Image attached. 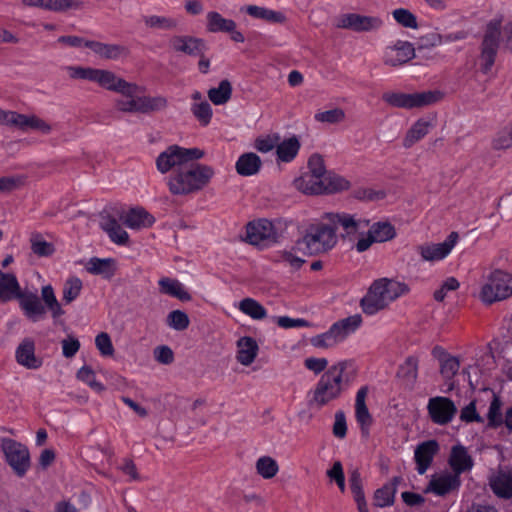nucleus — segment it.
<instances>
[{
  "mask_svg": "<svg viewBox=\"0 0 512 512\" xmlns=\"http://www.w3.org/2000/svg\"><path fill=\"white\" fill-rule=\"evenodd\" d=\"M65 69L71 79L86 80L121 94L124 98L116 99L114 103L120 112L148 114L162 111L168 105L167 98L161 95L138 96V93L144 91L143 87L118 77L111 70L84 66H67Z\"/></svg>",
  "mask_w": 512,
  "mask_h": 512,
  "instance_id": "f257e3e1",
  "label": "nucleus"
},
{
  "mask_svg": "<svg viewBox=\"0 0 512 512\" xmlns=\"http://www.w3.org/2000/svg\"><path fill=\"white\" fill-rule=\"evenodd\" d=\"M214 175L215 171L211 166L191 161L182 169L171 173L166 185L172 195L185 196L205 188Z\"/></svg>",
  "mask_w": 512,
  "mask_h": 512,
  "instance_id": "f03ea898",
  "label": "nucleus"
},
{
  "mask_svg": "<svg viewBox=\"0 0 512 512\" xmlns=\"http://www.w3.org/2000/svg\"><path fill=\"white\" fill-rule=\"evenodd\" d=\"M408 292L409 287L406 283L391 278H380L370 285L360 301V306L365 314L374 315Z\"/></svg>",
  "mask_w": 512,
  "mask_h": 512,
  "instance_id": "7ed1b4c3",
  "label": "nucleus"
},
{
  "mask_svg": "<svg viewBox=\"0 0 512 512\" xmlns=\"http://www.w3.org/2000/svg\"><path fill=\"white\" fill-rule=\"evenodd\" d=\"M349 366L348 362H341L321 376L309 402L312 407L322 408L340 397L344 390L343 382L348 380L346 370Z\"/></svg>",
  "mask_w": 512,
  "mask_h": 512,
  "instance_id": "20e7f679",
  "label": "nucleus"
},
{
  "mask_svg": "<svg viewBox=\"0 0 512 512\" xmlns=\"http://www.w3.org/2000/svg\"><path fill=\"white\" fill-rule=\"evenodd\" d=\"M338 242L335 227L320 218L306 229L303 237L297 241L298 246H304L310 254L325 253L333 249Z\"/></svg>",
  "mask_w": 512,
  "mask_h": 512,
  "instance_id": "39448f33",
  "label": "nucleus"
},
{
  "mask_svg": "<svg viewBox=\"0 0 512 512\" xmlns=\"http://www.w3.org/2000/svg\"><path fill=\"white\" fill-rule=\"evenodd\" d=\"M512 297V274L494 269L485 278L479 292L482 303L491 305Z\"/></svg>",
  "mask_w": 512,
  "mask_h": 512,
  "instance_id": "423d86ee",
  "label": "nucleus"
},
{
  "mask_svg": "<svg viewBox=\"0 0 512 512\" xmlns=\"http://www.w3.org/2000/svg\"><path fill=\"white\" fill-rule=\"evenodd\" d=\"M204 156L199 148H185L179 145H170L156 158L155 164L161 174L175 172L185 167L191 161H197Z\"/></svg>",
  "mask_w": 512,
  "mask_h": 512,
  "instance_id": "0eeeda50",
  "label": "nucleus"
},
{
  "mask_svg": "<svg viewBox=\"0 0 512 512\" xmlns=\"http://www.w3.org/2000/svg\"><path fill=\"white\" fill-rule=\"evenodd\" d=\"M441 98L440 92L425 91L420 93L386 92L382 99L396 108L412 109L436 103Z\"/></svg>",
  "mask_w": 512,
  "mask_h": 512,
  "instance_id": "6e6552de",
  "label": "nucleus"
},
{
  "mask_svg": "<svg viewBox=\"0 0 512 512\" xmlns=\"http://www.w3.org/2000/svg\"><path fill=\"white\" fill-rule=\"evenodd\" d=\"M501 35V24L492 21L487 25L481 46L480 66L484 73L490 71L495 62L499 39Z\"/></svg>",
  "mask_w": 512,
  "mask_h": 512,
  "instance_id": "1a4fd4ad",
  "label": "nucleus"
},
{
  "mask_svg": "<svg viewBox=\"0 0 512 512\" xmlns=\"http://www.w3.org/2000/svg\"><path fill=\"white\" fill-rule=\"evenodd\" d=\"M1 447L6 461L13 471L19 477L24 476L30 467L28 449L12 439H3Z\"/></svg>",
  "mask_w": 512,
  "mask_h": 512,
  "instance_id": "9d476101",
  "label": "nucleus"
},
{
  "mask_svg": "<svg viewBox=\"0 0 512 512\" xmlns=\"http://www.w3.org/2000/svg\"><path fill=\"white\" fill-rule=\"evenodd\" d=\"M5 126L15 127L21 131L33 130L48 135L52 131V125L36 114H21L8 110Z\"/></svg>",
  "mask_w": 512,
  "mask_h": 512,
  "instance_id": "9b49d317",
  "label": "nucleus"
},
{
  "mask_svg": "<svg viewBox=\"0 0 512 512\" xmlns=\"http://www.w3.org/2000/svg\"><path fill=\"white\" fill-rule=\"evenodd\" d=\"M459 240L457 232H451L442 243H424L417 247L421 259L426 262H438L445 259Z\"/></svg>",
  "mask_w": 512,
  "mask_h": 512,
  "instance_id": "f8f14e48",
  "label": "nucleus"
},
{
  "mask_svg": "<svg viewBox=\"0 0 512 512\" xmlns=\"http://www.w3.org/2000/svg\"><path fill=\"white\" fill-rule=\"evenodd\" d=\"M321 219L327 221L332 227H335V231L338 228H342L347 236L353 235L360 229L369 226L368 220L357 218L356 215L346 212H327L321 216Z\"/></svg>",
  "mask_w": 512,
  "mask_h": 512,
  "instance_id": "ddd939ff",
  "label": "nucleus"
},
{
  "mask_svg": "<svg viewBox=\"0 0 512 512\" xmlns=\"http://www.w3.org/2000/svg\"><path fill=\"white\" fill-rule=\"evenodd\" d=\"M278 238L273 223L267 219L249 222L246 226V240L252 245L276 242Z\"/></svg>",
  "mask_w": 512,
  "mask_h": 512,
  "instance_id": "4468645a",
  "label": "nucleus"
},
{
  "mask_svg": "<svg viewBox=\"0 0 512 512\" xmlns=\"http://www.w3.org/2000/svg\"><path fill=\"white\" fill-rule=\"evenodd\" d=\"M427 410L431 420L438 425L450 423L457 413V407L454 402L442 396L430 398Z\"/></svg>",
  "mask_w": 512,
  "mask_h": 512,
  "instance_id": "2eb2a0df",
  "label": "nucleus"
},
{
  "mask_svg": "<svg viewBox=\"0 0 512 512\" xmlns=\"http://www.w3.org/2000/svg\"><path fill=\"white\" fill-rule=\"evenodd\" d=\"M383 21L379 17L364 16L356 13L342 15L336 26L343 29H351L356 32L372 31L379 29Z\"/></svg>",
  "mask_w": 512,
  "mask_h": 512,
  "instance_id": "dca6fc26",
  "label": "nucleus"
},
{
  "mask_svg": "<svg viewBox=\"0 0 512 512\" xmlns=\"http://www.w3.org/2000/svg\"><path fill=\"white\" fill-rule=\"evenodd\" d=\"M168 44L172 51L194 57L201 56L206 50L203 39L190 35H172Z\"/></svg>",
  "mask_w": 512,
  "mask_h": 512,
  "instance_id": "f3484780",
  "label": "nucleus"
},
{
  "mask_svg": "<svg viewBox=\"0 0 512 512\" xmlns=\"http://www.w3.org/2000/svg\"><path fill=\"white\" fill-rule=\"evenodd\" d=\"M415 56V49L410 42L397 41L394 45L386 47L383 55V61L391 67L401 66Z\"/></svg>",
  "mask_w": 512,
  "mask_h": 512,
  "instance_id": "a211bd4d",
  "label": "nucleus"
},
{
  "mask_svg": "<svg viewBox=\"0 0 512 512\" xmlns=\"http://www.w3.org/2000/svg\"><path fill=\"white\" fill-rule=\"evenodd\" d=\"M24 7L39 8L54 13H66L81 9L83 3L78 0H21Z\"/></svg>",
  "mask_w": 512,
  "mask_h": 512,
  "instance_id": "6ab92c4d",
  "label": "nucleus"
},
{
  "mask_svg": "<svg viewBox=\"0 0 512 512\" xmlns=\"http://www.w3.org/2000/svg\"><path fill=\"white\" fill-rule=\"evenodd\" d=\"M85 47L89 48L98 57L104 60H118L129 55V49L120 44L87 40Z\"/></svg>",
  "mask_w": 512,
  "mask_h": 512,
  "instance_id": "aec40b11",
  "label": "nucleus"
},
{
  "mask_svg": "<svg viewBox=\"0 0 512 512\" xmlns=\"http://www.w3.org/2000/svg\"><path fill=\"white\" fill-rule=\"evenodd\" d=\"M492 491L502 498L512 497V468H501L489 478Z\"/></svg>",
  "mask_w": 512,
  "mask_h": 512,
  "instance_id": "412c9836",
  "label": "nucleus"
},
{
  "mask_svg": "<svg viewBox=\"0 0 512 512\" xmlns=\"http://www.w3.org/2000/svg\"><path fill=\"white\" fill-rule=\"evenodd\" d=\"M25 316L33 322L44 318L46 308L35 293H22L17 298Z\"/></svg>",
  "mask_w": 512,
  "mask_h": 512,
  "instance_id": "4be33fe9",
  "label": "nucleus"
},
{
  "mask_svg": "<svg viewBox=\"0 0 512 512\" xmlns=\"http://www.w3.org/2000/svg\"><path fill=\"white\" fill-rule=\"evenodd\" d=\"M438 451L439 444L435 440L422 442L416 447L414 458L419 474H424L427 471Z\"/></svg>",
  "mask_w": 512,
  "mask_h": 512,
  "instance_id": "5701e85b",
  "label": "nucleus"
},
{
  "mask_svg": "<svg viewBox=\"0 0 512 512\" xmlns=\"http://www.w3.org/2000/svg\"><path fill=\"white\" fill-rule=\"evenodd\" d=\"M460 486V477L454 473H445L440 476H434L425 492H433L443 496Z\"/></svg>",
  "mask_w": 512,
  "mask_h": 512,
  "instance_id": "b1692460",
  "label": "nucleus"
},
{
  "mask_svg": "<svg viewBox=\"0 0 512 512\" xmlns=\"http://www.w3.org/2000/svg\"><path fill=\"white\" fill-rule=\"evenodd\" d=\"M120 220L130 229H140L151 226L155 219L142 208H132L121 214Z\"/></svg>",
  "mask_w": 512,
  "mask_h": 512,
  "instance_id": "393cba45",
  "label": "nucleus"
},
{
  "mask_svg": "<svg viewBox=\"0 0 512 512\" xmlns=\"http://www.w3.org/2000/svg\"><path fill=\"white\" fill-rule=\"evenodd\" d=\"M449 464L453 473L460 477L461 473L472 468L473 460L464 446L456 445L452 447Z\"/></svg>",
  "mask_w": 512,
  "mask_h": 512,
  "instance_id": "a878e982",
  "label": "nucleus"
},
{
  "mask_svg": "<svg viewBox=\"0 0 512 512\" xmlns=\"http://www.w3.org/2000/svg\"><path fill=\"white\" fill-rule=\"evenodd\" d=\"M21 294V287L12 273H3L0 270V303L17 299Z\"/></svg>",
  "mask_w": 512,
  "mask_h": 512,
  "instance_id": "bb28decb",
  "label": "nucleus"
},
{
  "mask_svg": "<svg viewBox=\"0 0 512 512\" xmlns=\"http://www.w3.org/2000/svg\"><path fill=\"white\" fill-rule=\"evenodd\" d=\"M368 394V388L362 387L358 390L355 400V414L358 423L361 426L362 432L367 433L369 426L372 423V417L366 406V397Z\"/></svg>",
  "mask_w": 512,
  "mask_h": 512,
  "instance_id": "cd10ccee",
  "label": "nucleus"
},
{
  "mask_svg": "<svg viewBox=\"0 0 512 512\" xmlns=\"http://www.w3.org/2000/svg\"><path fill=\"white\" fill-rule=\"evenodd\" d=\"M294 186L304 194H323V178L304 172L294 180Z\"/></svg>",
  "mask_w": 512,
  "mask_h": 512,
  "instance_id": "c85d7f7f",
  "label": "nucleus"
},
{
  "mask_svg": "<svg viewBox=\"0 0 512 512\" xmlns=\"http://www.w3.org/2000/svg\"><path fill=\"white\" fill-rule=\"evenodd\" d=\"M262 162L255 153H244L236 161L235 168L241 176H251L259 172Z\"/></svg>",
  "mask_w": 512,
  "mask_h": 512,
  "instance_id": "c756f323",
  "label": "nucleus"
},
{
  "mask_svg": "<svg viewBox=\"0 0 512 512\" xmlns=\"http://www.w3.org/2000/svg\"><path fill=\"white\" fill-rule=\"evenodd\" d=\"M86 270L93 275H101L104 278H111L116 271L115 260L112 258H91L86 266Z\"/></svg>",
  "mask_w": 512,
  "mask_h": 512,
  "instance_id": "7c9ffc66",
  "label": "nucleus"
},
{
  "mask_svg": "<svg viewBox=\"0 0 512 512\" xmlns=\"http://www.w3.org/2000/svg\"><path fill=\"white\" fill-rule=\"evenodd\" d=\"M160 292L181 301L191 300V295L186 291L183 284L177 279L163 277L158 281Z\"/></svg>",
  "mask_w": 512,
  "mask_h": 512,
  "instance_id": "2f4dec72",
  "label": "nucleus"
},
{
  "mask_svg": "<svg viewBox=\"0 0 512 512\" xmlns=\"http://www.w3.org/2000/svg\"><path fill=\"white\" fill-rule=\"evenodd\" d=\"M101 227L108 234L112 242L118 245H126L128 243V233L121 227L115 218H104L101 222Z\"/></svg>",
  "mask_w": 512,
  "mask_h": 512,
  "instance_id": "473e14b6",
  "label": "nucleus"
},
{
  "mask_svg": "<svg viewBox=\"0 0 512 512\" xmlns=\"http://www.w3.org/2000/svg\"><path fill=\"white\" fill-rule=\"evenodd\" d=\"M206 29L211 33H226L236 28V22L232 19L224 18L219 12L210 11L206 15Z\"/></svg>",
  "mask_w": 512,
  "mask_h": 512,
  "instance_id": "72a5a7b5",
  "label": "nucleus"
},
{
  "mask_svg": "<svg viewBox=\"0 0 512 512\" xmlns=\"http://www.w3.org/2000/svg\"><path fill=\"white\" fill-rule=\"evenodd\" d=\"M400 478L394 477L391 482L385 484L382 488L376 490L374 494V504L377 507H386L394 503L397 484Z\"/></svg>",
  "mask_w": 512,
  "mask_h": 512,
  "instance_id": "f704fd0d",
  "label": "nucleus"
},
{
  "mask_svg": "<svg viewBox=\"0 0 512 512\" xmlns=\"http://www.w3.org/2000/svg\"><path fill=\"white\" fill-rule=\"evenodd\" d=\"M299 149L300 142L295 136L285 139L281 143L278 142L276 145L278 160L282 162H291L298 154Z\"/></svg>",
  "mask_w": 512,
  "mask_h": 512,
  "instance_id": "c9c22d12",
  "label": "nucleus"
},
{
  "mask_svg": "<svg viewBox=\"0 0 512 512\" xmlns=\"http://www.w3.org/2000/svg\"><path fill=\"white\" fill-rule=\"evenodd\" d=\"M430 127L431 124L428 121L424 119L417 120L407 131L403 140V146L405 148L412 147L416 142L420 141L428 134Z\"/></svg>",
  "mask_w": 512,
  "mask_h": 512,
  "instance_id": "e433bc0d",
  "label": "nucleus"
},
{
  "mask_svg": "<svg viewBox=\"0 0 512 512\" xmlns=\"http://www.w3.org/2000/svg\"><path fill=\"white\" fill-rule=\"evenodd\" d=\"M41 299L45 308L50 311L52 318L57 319L65 314L51 285H45L41 288Z\"/></svg>",
  "mask_w": 512,
  "mask_h": 512,
  "instance_id": "4c0bfd02",
  "label": "nucleus"
},
{
  "mask_svg": "<svg viewBox=\"0 0 512 512\" xmlns=\"http://www.w3.org/2000/svg\"><path fill=\"white\" fill-rule=\"evenodd\" d=\"M246 12L251 17L263 19L271 23H283L286 20L285 15L279 11L271 10L256 5L247 6Z\"/></svg>",
  "mask_w": 512,
  "mask_h": 512,
  "instance_id": "58836bf2",
  "label": "nucleus"
},
{
  "mask_svg": "<svg viewBox=\"0 0 512 512\" xmlns=\"http://www.w3.org/2000/svg\"><path fill=\"white\" fill-rule=\"evenodd\" d=\"M238 308L254 320H262L267 316L265 307L253 298H244L240 301Z\"/></svg>",
  "mask_w": 512,
  "mask_h": 512,
  "instance_id": "ea45409f",
  "label": "nucleus"
},
{
  "mask_svg": "<svg viewBox=\"0 0 512 512\" xmlns=\"http://www.w3.org/2000/svg\"><path fill=\"white\" fill-rule=\"evenodd\" d=\"M146 27L160 30H175L178 27V20L173 17L149 15L143 18Z\"/></svg>",
  "mask_w": 512,
  "mask_h": 512,
  "instance_id": "a19ab883",
  "label": "nucleus"
},
{
  "mask_svg": "<svg viewBox=\"0 0 512 512\" xmlns=\"http://www.w3.org/2000/svg\"><path fill=\"white\" fill-rule=\"evenodd\" d=\"M323 193H337L348 190L350 182L343 176L328 172L323 178Z\"/></svg>",
  "mask_w": 512,
  "mask_h": 512,
  "instance_id": "79ce46f5",
  "label": "nucleus"
},
{
  "mask_svg": "<svg viewBox=\"0 0 512 512\" xmlns=\"http://www.w3.org/2000/svg\"><path fill=\"white\" fill-rule=\"evenodd\" d=\"M232 95V86L228 80H222L218 87L211 88L208 91L210 101L215 105L227 103Z\"/></svg>",
  "mask_w": 512,
  "mask_h": 512,
  "instance_id": "37998d69",
  "label": "nucleus"
},
{
  "mask_svg": "<svg viewBox=\"0 0 512 512\" xmlns=\"http://www.w3.org/2000/svg\"><path fill=\"white\" fill-rule=\"evenodd\" d=\"M368 231L376 243L392 240L396 236L395 228L388 222L374 223Z\"/></svg>",
  "mask_w": 512,
  "mask_h": 512,
  "instance_id": "c03bdc74",
  "label": "nucleus"
},
{
  "mask_svg": "<svg viewBox=\"0 0 512 512\" xmlns=\"http://www.w3.org/2000/svg\"><path fill=\"white\" fill-rule=\"evenodd\" d=\"M255 468L257 473L264 479L273 478L279 471L278 463L270 456L260 457L255 463Z\"/></svg>",
  "mask_w": 512,
  "mask_h": 512,
  "instance_id": "a18cd8bd",
  "label": "nucleus"
},
{
  "mask_svg": "<svg viewBox=\"0 0 512 512\" xmlns=\"http://www.w3.org/2000/svg\"><path fill=\"white\" fill-rule=\"evenodd\" d=\"M82 290V281L78 277H69L64 285L62 290V300L65 304H70L74 300H76Z\"/></svg>",
  "mask_w": 512,
  "mask_h": 512,
  "instance_id": "49530a36",
  "label": "nucleus"
},
{
  "mask_svg": "<svg viewBox=\"0 0 512 512\" xmlns=\"http://www.w3.org/2000/svg\"><path fill=\"white\" fill-rule=\"evenodd\" d=\"M439 363L441 374L448 379L453 377L460 367L459 359L451 354H440Z\"/></svg>",
  "mask_w": 512,
  "mask_h": 512,
  "instance_id": "de8ad7c7",
  "label": "nucleus"
},
{
  "mask_svg": "<svg viewBox=\"0 0 512 512\" xmlns=\"http://www.w3.org/2000/svg\"><path fill=\"white\" fill-rule=\"evenodd\" d=\"M418 359L414 356H409L406 361L399 367L397 375L405 379L409 383H413L417 378Z\"/></svg>",
  "mask_w": 512,
  "mask_h": 512,
  "instance_id": "09e8293b",
  "label": "nucleus"
},
{
  "mask_svg": "<svg viewBox=\"0 0 512 512\" xmlns=\"http://www.w3.org/2000/svg\"><path fill=\"white\" fill-rule=\"evenodd\" d=\"M496 150H504L512 147V123L497 132L492 141Z\"/></svg>",
  "mask_w": 512,
  "mask_h": 512,
  "instance_id": "8fccbe9b",
  "label": "nucleus"
},
{
  "mask_svg": "<svg viewBox=\"0 0 512 512\" xmlns=\"http://www.w3.org/2000/svg\"><path fill=\"white\" fill-rule=\"evenodd\" d=\"M190 324L187 313L181 310H173L167 316V325L177 331H183Z\"/></svg>",
  "mask_w": 512,
  "mask_h": 512,
  "instance_id": "3c124183",
  "label": "nucleus"
},
{
  "mask_svg": "<svg viewBox=\"0 0 512 512\" xmlns=\"http://www.w3.org/2000/svg\"><path fill=\"white\" fill-rule=\"evenodd\" d=\"M191 111L203 126H207L210 123L212 118V108L207 101H200L192 104Z\"/></svg>",
  "mask_w": 512,
  "mask_h": 512,
  "instance_id": "603ef678",
  "label": "nucleus"
},
{
  "mask_svg": "<svg viewBox=\"0 0 512 512\" xmlns=\"http://www.w3.org/2000/svg\"><path fill=\"white\" fill-rule=\"evenodd\" d=\"M25 175L3 176L0 177V193H8L19 189L26 184Z\"/></svg>",
  "mask_w": 512,
  "mask_h": 512,
  "instance_id": "864d4df0",
  "label": "nucleus"
},
{
  "mask_svg": "<svg viewBox=\"0 0 512 512\" xmlns=\"http://www.w3.org/2000/svg\"><path fill=\"white\" fill-rule=\"evenodd\" d=\"M314 119L321 123L336 124L344 121L345 112L341 108H334L327 111L317 112L314 115Z\"/></svg>",
  "mask_w": 512,
  "mask_h": 512,
  "instance_id": "5fc2aeb1",
  "label": "nucleus"
},
{
  "mask_svg": "<svg viewBox=\"0 0 512 512\" xmlns=\"http://www.w3.org/2000/svg\"><path fill=\"white\" fill-rule=\"evenodd\" d=\"M77 378L89 385L93 390L101 392L104 390V386L96 381L95 373L90 366H84L77 372Z\"/></svg>",
  "mask_w": 512,
  "mask_h": 512,
  "instance_id": "6e6d98bb",
  "label": "nucleus"
},
{
  "mask_svg": "<svg viewBox=\"0 0 512 512\" xmlns=\"http://www.w3.org/2000/svg\"><path fill=\"white\" fill-rule=\"evenodd\" d=\"M501 401L499 397H493L492 402L490 403L488 410V425L490 427H498L503 423L502 414H501Z\"/></svg>",
  "mask_w": 512,
  "mask_h": 512,
  "instance_id": "4d7b16f0",
  "label": "nucleus"
},
{
  "mask_svg": "<svg viewBox=\"0 0 512 512\" xmlns=\"http://www.w3.org/2000/svg\"><path fill=\"white\" fill-rule=\"evenodd\" d=\"M362 323V317L360 314H354L338 322L334 323V330L344 329L349 335L355 332Z\"/></svg>",
  "mask_w": 512,
  "mask_h": 512,
  "instance_id": "13d9d810",
  "label": "nucleus"
},
{
  "mask_svg": "<svg viewBox=\"0 0 512 512\" xmlns=\"http://www.w3.org/2000/svg\"><path fill=\"white\" fill-rule=\"evenodd\" d=\"M393 17L397 23L407 28H417V19L409 10L399 8L393 11Z\"/></svg>",
  "mask_w": 512,
  "mask_h": 512,
  "instance_id": "bf43d9fd",
  "label": "nucleus"
},
{
  "mask_svg": "<svg viewBox=\"0 0 512 512\" xmlns=\"http://www.w3.org/2000/svg\"><path fill=\"white\" fill-rule=\"evenodd\" d=\"M459 287L460 283L455 277H448L443 281L440 288L434 292L433 297L436 301L442 302L448 292L456 291Z\"/></svg>",
  "mask_w": 512,
  "mask_h": 512,
  "instance_id": "052dcab7",
  "label": "nucleus"
},
{
  "mask_svg": "<svg viewBox=\"0 0 512 512\" xmlns=\"http://www.w3.org/2000/svg\"><path fill=\"white\" fill-rule=\"evenodd\" d=\"M276 262L285 263L289 265L291 268L298 270L304 264L305 260L295 255L290 250H283L278 252L276 256Z\"/></svg>",
  "mask_w": 512,
  "mask_h": 512,
  "instance_id": "680f3d73",
  "label": "nucleus"
},
{
  "mask_svg": "<svg viewBox=\"0 0 512 512\" xmlns=\"http://www.w3.org/2000/svg\"><path fill=\"white\" fill-rule=\"evenodd\" d=\"M280 328L291 329L308 326V322L302 318H291L289 316H275L272 318Z\"/></svg>",
  "mask_w": 512,
  "mask_h": 512,
  "instance_id": "e2e57ef3",
  "label": "nucleus"
},
{
  "mask_svg": "<svg viewBox=\"0 0 512 512\" xmlns=\"http://www.w3.org/2000/svg\"><path fill=\"white\" fill-rule=\"evenodd\" d=\"M16 361L27 369H38L43 364V359L38 354H16Z\"/></svg>",
  "mask_w": 512,
  "mask_h": 512,
  "instance_id": "0e129e2a",
  "label": "nucleus"
},
{
  "mask_svg": "<svg viewBox=\"0 0 512 512\" xmlns=\"http://www.w3.org/2000/svg\"><path fill=\"white\" fill-rule=\"evenodd\" d=\"M279 136L277 135H267L264 137H259L255 140V148L262 152L267 153L273 150L279 142Z\"/></svg>",
  "mask_w": 512,
  "mask_h": 512,
  "instance_id": "69168bd1",
  "label": "nucleus"
},
{
  "mask_svg": "<svg viewBox=\"0 0 512 512\" xmlns=\"http://www.w3.org/2000/svg\"><path fill=\"white\" fill-rule=\"evenodd\" d=\"M306 172L319 178H324L327 175V172L325 170L323 159L319 155L311 156L308 161V170Z\"/></svg>",
  "mask_w": 512,
  "mask_h": 512,
  "instance_id": "338daca9",
  "label": "nucleus"
},
{
  "mask_svg": "<svg viewBox=\"0 0 512 512\" xmlns=\"http://www.w3.org/2000/svg\"><path fill=\"white\" fill-rule=\"evenodd\" d=\"M327 476L335 480L339 489L343 492L345 490V476L343 467L340 461H335L331 469L327 471Z\"/></svg>",
  "mask_w": 512,
  "mask_h": 512,
  "instance_id": "774afa93",
  "label": "nucleus"
}]
</instances>
